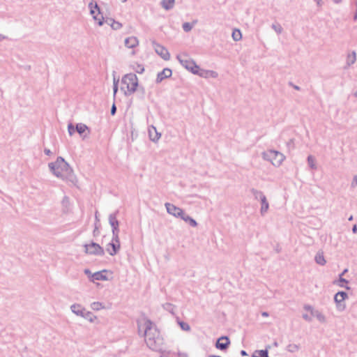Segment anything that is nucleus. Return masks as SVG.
Listing matches in <instances>:
<instances>
[{
    "label": "nucleus",
    "mask_w": 357,
    "mask_h": 357,
    "mask_svg": "<svg viewBox=\"0 0 357 357\" xmlns=\"http://www.w3.org/2000/svg\"><path fill=\"white\" fill-rule=\"evenodd\" d=\"M357 185V175H355L351 183V188H355Z\"/></svg>",
    "instance_id": "a18cd8bd"
},
{
    "label": "nucleus",
    "mask_w": 357,
    "mask_h": 357,
    "mask_svg": "<svg viewBox=\"0 0 357 357\" xmlns=\"http://www.w3.org/2000/svg\"><path fill=\"white\" fill-rule=\"evenodd\" d=\"M84 272L86 275H89V277H91L92 273L89 269H85Z\"/></svg>",
    "instance_id": "603ef678"
},
{
    "label": "nucleus",
    "mask_w": 357,
    "mask_h": 357,
    "mask_svg": "<svg viewBox=\"0 0 357 357\" xmlns=\"http://www.w3.org/2000/svg\"><path fill=\"white\" fill-rule=\"evenodd\" d=\"M125 45L128 48H134L139 45V40L135 36H130L125 39Z\"/></svg>",
    "instance_id": "dca6fc26"
},
{
    "label": "nucleus",
    "mask_w": 357,
    "mask_h": 357,
    "mask_svg": "<svg viewBox=\"0 0 357 357\" xmlns=\"http://www.w3.org/2000/svg\"><path fill=\"white\" fill-rule=\"evenodd\" d=\"M354 20H357V9H356V13H355V15H354Z\"/></svg>",
    "instance_id": "052dcab7"
},
{
    "label": "nucleus",
    "mask_w": 357,
    "mask_h": 357,
    "mask_svg": "<svg viewBox=\"0 0 357 357\" xmlns=\"http://www.w3.org/2000/svg\"><path fill=\"white\" fill-rule=\"evenodd\" d=\"M48 167L57 178L73 181V170L62 157L59 156L55 162L49 163Z\"/></svg>",
    "instance_id": "f03ea898"
},
{
    "label": "nucleus",
    "mask_w": 357,
    "mask_h": 357,
    "mask_svg": "<svg viewBox=\"0 0 357 357\" xmlns=\"http://www.w3.org/2000/svg\"><path fill=\"white\" fill-rule=\"evenodd\" d=\"M241 354L242 356H247V353H246V351H244V350H242V351H241Z\"/></svg>",
    "instance_id": "bf43d9fd"
},
{
    "label": "nucleus",
    "mask_w": 357,
    "mask_h": 357,
    "mask_svg": "<svg viewBox=\"0 0 357 357\" xmlns=\"http://www.w3.org/2000/svg\"><path fill=\"white\" fill-rule=\"evenodd\" d=\"M121 1H122V2H123V3H124V2H126V1H127V0H121Z\"/></svg>",
    "instance_id": "774afa93"
},
{
    "label": "nucleus",
    "mask_w": 357,
    "mask_h": 357,
    "mask_svg": "<svg viewBox=\"0 0 357 357\" xmlns=\"http://www.w3.org/2000/svg\"><path fill=\"white\" fill-rule=\"evenodd\" d=\"M182 220H183L185 222L189 223L191 227H195L197 226V223L195 220L189 216L188 215L183 213V215L181 217Z\"/></svg>",
    "instance_id": "4be33fe9"
},
{
    "label": "nucleus",
    "mask_w": 357,
    "mask_h": 357,
    "mask_svg": "<svg viewBox=\"0 0 357 357\" xmlns=\"http://www.w3.org/2000/svg\"><path fill=\"white\" fill-rule=\"evenodd\" d=\"M197 23V21H194L192 23L185 22L183 24V29L185 32H189L192 30L194 25Z\"/></svg>",
    "instance_id": "473e14b6"
},
{
    "label": "nucleus",
    "mask_w": 357,
    "mask_h": 357,
    "mask_svg": "<svg viewBox=\"0 0 357 357\" xmlns=\"http://www.w3.org/2000/svg\"><path fill=\"white\" fill-rule=\"evenodd\" d=\"M132 68L138 74H142L144 71L143 65L137 63L132 66Z\"/></svg>",
    "instance_id": "7c9ffc66"
},
{
    "label": "nucleus",
    "mask_w": 357,
    "mask_h": 357,
    "mask_svg": "<svg viewBox=\"0 0 357 357\" xmlns=\"http://www.w3.org/2000/svg\"><path fill=\"white\" fill-rule=\"evenodd\" d=\"M231 36L234 41H239L242 38V34L239 29H234Z\"/></svg>",
    "instance_id": "72a5a7b5"
},
{
    "label": "nucleus",
    "mask_w": 357,
    "mask_h": 357,
    "mask_svg": "<svg viewBox=\"0 0 357 357\" xmlns=\"http://www.w3.org/2000/svg\"><path fill=\"white\" fill-rule=\"evenodd\" d=\"M109 21L112 22V23L111 24V26L114 30H118V29H121L122 26V24L120 22H116L115 20H114L112 18L107 19L106 20V23H109Z\"/></svg>",
    "instance_id": "2f4dec72"
},
{
    "label": "nucleus",
    "mask_w": 357,
    "mask_h": 357,
    "mask_svg": "<svg viewBox=\"0 0 357 357\" xmlns=\"http://www.w3.org/2000/svg\"><path fill=\"white\" fill-rule=\"evenodd\" d=\"M163 307L165 310L169 311L172 314H174V306L172 304L167 303L163 305Z\"/></svg>",
    "instance_id": "58836bf2"
},
{
    "label": "nucleus",
    "mask_w": 357,
    "mask_h": 357,
    "mask_svg": "<svg viewBox=\"0 0 357 357\" xmlns=\"http://www.w3.org/2000/svg\"><path fill=\"white\" fill-rule=\"evenodd\" d=\"M199 73H203V77H206L208 74H209L212 77H216L218 76V73L215 71L211 70V71H204L203 70H200Z\"/></svg>",
    "instance_id": "4c0bfd02"
},
{
    "label": "nucleus",
    "mask_w": 357,
    "mask_h": 357,
    "mask_svg": "<svg viewBox=\"0 0 357 357\" xmlns=\"http://www.w3.org/2000/svg\"><path fill=\"white\" fill-rule=\"evenodd\" d=\"M93 233V236H97L99 234L98 224H97V223L95 224V228H94Z\"/></svg>",
    "instance_id": "49530a36"
},
{
    "label": "nucleus",
    "mask_w": 357,
    "mask_h": 357,
    "mask_svg": "<svg viewBox=\"0 0 357 357\" xmlns=\"http://www.w3.org/2000/svg\"><path fill=\"white\" fill-rule=\"evenodd\" d=\"M307 160V164H308L309 167L312 169H317L316 159L313 155H308Z\"/></svg>",
    "instance_id": "393cba45"
},
{
    "label": "nucleus",
    "mask_w": 357,
    "mask_h": 357,
    "mask_svg": "<svg viewBox=\"0 0 357 357\" xmlns=\"http://www.w3.org/2000/svg\"><path fill=\"white\" fill-rule=\"evenodd\" d=\"M89 7L90 8V13L93 15V19L98 21V24L99 26H102L103 24V17L101 16V18H98V15H96V11L98 12V14L100 13V8L98 6V4L96 3L93 6V3L91 2L89 4Z\"/></svg>",
    "instance_id": "ddd939ff"
},
{
    "label": "nucleus",
    "mask_w": 357,
    "mask_h": 357,
    "mask_svg": "<svg viewBox=\"0 0 357 357\" xmlns=\"http://www.w3.org/2000/svg\"><path fill=\"white\" fill-rule=\"evenodd\" d=\"M85 252L89 255L103 256L105 255L104 249L98 243H91L84 245Z\"/></svg>",
    "instance_id": "423d86ee"
},
{
    "label": "nucleus",
    "mask_w": 357,
    "mask_h": 357,
    "mask_svg": "<svg viewBox=\"0 0 357 357\" xmlns=\"http://www.w3.org/2000/svg\"><path fill=\"white\" fill-rule=\"evenodd\" d=\"M334 1V3H339L342 1V0H333Z\"/></svg>",
    "instance_id": "680f3d73"
},
{
    "label": "nucleus",
    "mask_w": 357,
    "mask_h": 357,
    "mask_svg": "<svg viewBox=\"0 0 357 357\" xmlns=\"http://www.w3.org/2000/svg\"><path fill=\"white\" fill-rule=\"evenodd\" d=\"M261 315H262L263 317H268V312H263L261 313Z\"/></svg>",
    "instance_id": "13d9d810"
},
{
    "label": "nucleus",
    "mask_w": 357,
    "mask_h": 357,
    "mask_svg": "<svg viewBox=\"0 0 357 357\" xmlns=\"http://www.w3.org/2000/svg\"><path fill=\"white\" fill-rule=\"evenodd\" d=\"M262 157L264 160L270 161L274 166H280L284 160V155L280 152L274 150H268L263 152Z\"/></svg>",
    "instance_id": "39448f33"
},
{
    "label": "nucleus",
    "mask_w": 357,
    "mask_h": 357,
    "mask_svg": "<svg viewBox=\"0 0 357 357\" xmlns=\"http://www.w3.org/2000/svg\"><path fill=\"white\" fill-rule=\"evenodd\" d=\"M314 2H316V4L317 7L321 8L324 5L323 0H313Z\"/></svg>",
    "instance_id": "de8ad7c7"
},
{
    "label": "nucleus",
    "mask_w": 357,
    "mask_h": 357,
    "mask_svg": "<svg viewBox=\"0 0 357 357\" xmlns=\"http://www.w3.org/2000/svg\"><path fill=\"white\" fill-rule=\"evenodd\" d=\"M95 218H96V223L98 224V222L100 221L98 216V212H96L95 214Z\"/></svg>",
    "instance_id": "4d7b16f0"
},
{
    "label": "nucleus",
    "mask_w": 357,
    "mask_h": 357,
    "mask_svg": "<svg viewBox=\"0 0 357 357\" xmlns=\"http://www.w3.org/2000/svg\"><path fill=\"white\" fill-rule=\"evenodd\" d=\"M82 317L87 319L91 323H93L97 318L96 316H95L93 313L89 311H85Z\"/></svg>",
    "instance_id": "cd10ccee"
},
{
    "label": "nucleus",
    "mask_w": 357,
    "mask_h": 357,
    "mask_svg": "<svg viewBox=\"0 0 357 357\" xmlns=\"http://www.w3.org/2000/svg\"><path fill=\"white\" fill-rule=\"evenodd\" d=\"M353 220V216H352V215H351V216L349 218V221H351V220Z\"/></svg>",
    "instance_id": "0e129e2a"
},
{
    "label": "nucleus",
    "mask_w": 357,
    "mask_h": 357,
    "mask_svg": "<svg viewBox=\"0 0 357 357\" xmlns=\"http://www.w3.org/2000/svg\"><path fill=\"white\" fill-rule=\"evenodd\" d=\"M347 298L348 295L344 291H339L335 295L334 301L339 311H342L345 309L346 305L344 301Z\"/></svg>",
    "instance_id": "1a4fd4ad"
},
{
    "label": "nucleus",
    "mask_w": 357,
    "mask_h": 357,
    "mask_svg": "<svg viewBox=\"0 0 357 357\" xmlns=\"http://www.w3.org/2000/svg\"><path fill=\"white\" fill-rule=\"evenodd\" d=\"M208 357H221L220 356L211 355Z\"/></svg>",
    "instance_id": "e2e57ef3"
},
{
    "label": "nucleus",
    "mask_w": 357,
    "mask_h": 357,
    "mask_svg": "<svg viewBox=\"0 0 357 357\" xmlns=\"http://www.w3.org/2000/svg\"><path fill=\"white\" fill-rule=\"evenodd\" d=\"M271 27L278 34L281 33L283 31L282 26L278 23L273 24Z\"/></svg>",
    "instance_id": "e433bc0d"
},
{
    "label": "nucleus",
    "mask_w": 357,
    "mask_h": 357,
    "mask_svg": "<svg viewBox=\"0 0 357 357\" xmlns=\"http://www.w3.org/2000/svg\"><path fill=\"white\" fill-rule=\"evenodd\" d=\"M356 61V53L355 51H352L349 53L347 56L346 64L347 66L353 65Z\"/></svg>",
    "instance_id": "6ab92c4d"
},
{
    "label": "nucleus",
    "mask_w": 357,
    "mask_h": 357,
    "mask_svg": "<svg viewBox=\"0 0 357 357\" xmlns=\"http://www.w3.org/2000/svg\"><path fill=\"white\" fill-rule=\"evenodd\" d=\"M61 203H62V205L63 207H65L66 208H68L69 205H70V199H69L68 197L65 196L63 198Z\"/></svg>",
    "instance_id": "79ce46f5"
},
{
    "label": "nucleus",
    "mask_w": 357,
    "mask_h": 357,
    "mask_svg": "<svg viewBox=\"0 0 357 357\" xmlns=\"http://www.w3.org/2000/svg\"><path fill=\"white\" fill-rule=\"evenodd\" d=\"M137 324L139 333L143 332L146 345L153 351L162 350L164 344L163 338L153 323L149 319H144L138 321Z\"/></svg>",
    "instance_id": "f257e3e1"
},
{
    "label": "nucleus",
    "mask_w": 357,
    "mask_h": 357,
    "mask_svg": "<svg viewBox=\"0 0 357 357\" xmlns=\"http://www.w3.org/2000/svg\"><path fill=\"white\" fill-rule=\"evenodd\" d=\"M119 211H115L113 213L109 214V223L112 227V236H119V222L117 220V214Z\"/></svg>",
    "instance_id": "6e6552de"
},
{
    "label": "nucleus",
    "mask_w": 357,
    "mask_h": 357,
    "mask_svg": "<svg viewBox=\"0 0 357 357\" xmlns=\"http://www.w3.org/2000/svg\"><path fill=\"white\" fill-rule=\"evenodd\" d=\"M71 311L76 315L82 317L83 316L84 312L86 311L85 308L82 307L80 304L75 303L70 306Z\"/></svg>",
    "instance_id": "2eb2a0df"
},
{
    "label": "nucleus",
    "mask_w": 357,
    "mask_h": 357,
    "mask_svg": "<svg viewBox=\"0 0 357 357\" xmlns=\"http://www.w3.org/2000/svg\"><path fill=\"white\" fill-rule=\"evenodd\" d=\"M76 129L72 123H69L68 126V131L70 136H72L75 132Z\"/></svg>",
    "instance_id": "37998d69"
},
{
    "label": "nucleus",
    "mask_w": 357,
    "mask_h": 357,
    "mask_svg": "<svg viewBox=\"0 0 357 357\" xmlns=\"http://www.w3.org/2000/svg\"><path fill=\"white\" fill-rule=\"evenodd\" d=\"M352 231L353 233L356 234L357 232V226L354 225L352 227Z\"/></svg>",
    "instance_id": "6e6d98bb"
},
{
    "label": "nucleus",
    "mask_w": 357,
    "mask_h": 357,
    "mask_svg": "<svg viewBox=\"0 0 357 357\" xmlns=\"http://www.w3.org/2000/svg\"><path fill=\"white\" fill-rule=\"evenodd\" d=\"M123 84L126 86L127 91H125L126 96H129L135 93L138 86V78L135 73H128L125 75L121 79Z\"/></svg>",
    "instance_id": "7ed1b4c3"
},
{
    "label": "nucleus",
    "mask_w": 357,
    "mask_h": 357,
    "mask_svg": "<svg viewBox=\"0 0 357 357\" xmlns=\"http://www.w3.org/2000/svg\"><path fill=\"white\" fill-rule=\"evenodd\" d=\"M172 72L171 69L169 68H165L161 72L158 73L157 78H156V82L160 83L164 79L168 78L172 76Z\"/></svg>",
    "instance_id": "4468645a"
},
{
    "label": "nucleus",
    "mask_w": 357,
    "mask_h": 357,
    "mask_svg": "<svg viewBox=\"0 0 357 357\" xmlns=\"http://www.w3.org/2000/svg\"><path fill=\"white\" fill-rule=\"evenodd\" d=\"M303 318L307 321H312V318L311 317H310L308 314H303Z\"/></svg>",
    "instance_id": "09e8293b"
},
{
    "label": "nucleus",
    "mask_w": 357,
    "mask_h": 357,
    "mask_svg": "<svg viewBox=\"0 0 357 357\" xmlns=\"http://www.w3.org/2000/svg\"><path fill=\"white\" fill-rule=\"evenodd\" d=\"M348 271V269L347 268H345L342 273L339 276V280L337 282H335V283L337 284L340 287H344V285L343 284V283H346L347 284L348 283V281L344 278V277H342L346 273H347Z\"/></svg>",
    "instance_id": "5701e85b"
},
{
    "label": "nucleus",
    "mask_w": 357,
    "mask_h": 357,
    "mask_svg": "<svg viewBox=\"0 0 357 357\" xmlns=\"http://www.w3.org/2000/svg\"><path fill=\"white\" fill-rule=\"evenodd\" d=\"M312 315L315 317L320 322L324 323L326 321L325 316L319 310H315L314 312H312Z\"/></svg>",
    "instance_id": "c85d7f7f"
},
{
    "label": "nucleus",
    "mask_w": 357,
    "mask_h": 357,
    "mask_svg": "<svg viewBox=\"0 0 357 357\" xmlns=\"http://www.w3.org/2000/svg\"><path fill=\"white\" fill-rule=\"evenodd\" d=\"M174 3L175 0H162L160 3L162 7L166 10L173 8Z\"/></svg>",
    "instance_id": "aec40b11"
},
{
    "label": "nucleus",
    "mask_w": 357,
    "mask_h": 357,
    "mask_svg": "<svg viewBox=\"0 0 357 357\" xmlns=\"http://www.w3.org/2000/svg\"><path fill=\"white\" fill-rule=\"evenodd\" d=\"M304 309L305 310H307L309 312H310V314H312V312H314L315 310H314V308L312 307V306L310 305H305L304 306Z\"/></svg>",
    "instance_id": "c03bdc74"
},
{
    "label": "nucleus",
    "mask_w": 357,
    "mask_h": 357,
    "mask_svg": "<svg viewBox=\"0 0 357 357\" xmlns=\"http://www.w3.org/2000/svg\"><path fill=\"white\" fill-rule=\"evenodd\" d=\"M120 248L119 236L116 237L112 236L111 242L107 245L106 250L111 256H114L117 254Z\"/></svg>",
    "instance_id": "0eeeda50"
},
{
    "label": "nucleus",
    "mask_w": 357,
    "mask_h": 357,
    "mask_svg": "<svg viewBox=\"0 0 357 357\" xmlns=\"http://www.w3.org/2000/svg\"><path fill=\"white\" fill-rule=\"evenodd\" d=\"M75 129L79 135H82L86 130L89 131V128L84 123H77L76 125Z\"/></svg>",
    "instance_id": "a878e982"
},
{
    "label": "nucleus",
    "mask_w": 357,
    "mask_h": 357,
    "mask_svg": "<svg viewBox=\"0 0 357 357\" xmlns=\"http://www.w3.org/2000/svg\"><path fill=\"white\" fill-rule=\"evenodd\" d=\"M250 192L255 199L261 200L265 195L264 194L255 188H251Z\"/></svg>",
    "instance_id": "b1692460"
},
{
    "label": "nucleus",
    "mask_w": 357,
    "mask_h": 357,
    "mask_svg": "<svg viewBox=\"0 0 357 357\" xmlns=\"http://www.w3.org/2000/svg\"><path fill=\"white\" fill-rule=\"evenodd\" d=\"M118 84H119V79L114 77V79H113L114 97L116 96V94L118 91Z\"/></svg>",
    "instance_id": "ea45409f"
},
{
    "label": "nucleus",
    "mask_w": 357,
    "mask_h": 357,
    "mask_svg": "<svg viewBox=\"0 0 357 357\" xmlns=\"http://www.w3.org/2000/svg\"><path fill=\"white\" fill-rule=\"evenodd\" d=\"M230 343V340L227 336H222L217 340L215 347L218 349L225 351L229 347Z\"/></svg>",
    "instance_id": "f8f14e48"
},
{
    "label": "nucleus",
    "mask_w": 357,
    "mask_h": 357,
    "mask_svg": "<svg viewBox=\"0 0 357 357\" xmlns=\"http://www.w3.org/2000/svg\"><path fill=\"white\" fill-rule=\"evenodd\" d=\"M152 44L155 52L159 56H160L162 59H163L165 61L169 60L170 54L168 52L167 49H166L164 46L157 43L155 41H153Z\"/></svg>",
    "instance_id": "9d476101"
},
{
    "label": "nucleus",
    "mask_w": 357,
    "mask_h": 357,
    "mask_svg": "<svg viewBox=\"0 0 357 357\" xmlns=\"http://www.w3.org/2000/svg\"><path fill=\"white\" fill-rule=\"evenodd\" d=\"M178 324L180 325L182 330L185 331H189L190 330V326L188 323L183 321H179Z\"/></svg>",
    "instance_id": "a19ab883"
},
{
    "label": "nucleus",
    "mask_w": 357,
    "mask_h": 357,
    "mask_svg": "<svg viewBox=\"0 0 357 357\" xmlns=\"http://www.w3.org/2000/svg\"><path fill=\"white\" fill-rule=\"evenodd\" d=\"M177 59L178 60L180 63L188 70L190 71L195 75L204 76L203 73H199V67L195 63V62L192 59H190L188 55H178Z\"/></svg>",
    "instance_id": "20e7f679"
},
{
    "label": "nucleus",
    "mask_w": 357,
    "mask_h": 357,
    "mask_svg": "<svg viewBox=\"0 0 357 357\" xmlns=\"http://www.w3.org/2000/svg\"><path fill=\"white\" fill-rule=\"evenodd\" d=\"M290 85L293 86V88L297 91H299L301 88L298 86L294 85L292 83H290Z\"/></svg>",
    "instance_id": "5fc2aeb1"
},
{
    "label": "nucleus",
    "mask_w": 357,
    "mask_h": 357,
    "mask_svg": "<svg viewBox=\"0 0 357 357\" xmlns=\"http://www.w3.org/2000/svg\"><path fill=\"white\" fill-rule=\"evenodd\" d=\"M260 202H261V208H260V213L261 215H264L267 213V211L269 208V204L267 201L266 196H264L260 200Z\"/></svg>",
    "instance_id": "a211bd4d"
},
{
    "label": "nucleus",
    "mask_w": 357,
    "mask_h": 357,
    "mask_svg": "<svg viewBox=\"0 0 357 357\" xmlns=\"http://www.w3.org/2000/svg\"><path fill=\"white\" fill-rule=\"evenodd\" d=\"M107 272V270H102L101 271H98L91 275L92 281L93 280H107L108 278L105 273Z\"/></svg>",
    "instance_id": "f3484780"
},
{
    "label": "nucleus",
    "mask_w": 357,
    "mask_h": 357,
    "mask_svg": "<svg viewBox=\"0 0 357 357\" xmlns=\"http://www.w3.org/2000/svg\"><path fill=\"white\" fill-rule=\"evenodd\" d=\"M91 307L93 310H100L103 309L105 307L100 302H93L91 304Z\"/></svg>",
    "instance_id": "c9c22d12"
},
{
    "label": "nucleus",
    "mask_w": 357,
    "mask_h": 357,
    "mask_svg": "<svg viewBox=\"0 0 357 357\" xmlns=\"http://www.w3.org/2000/svg\"><path fill=\"white\" fill-rule=\"evenodd\" d=\"M7 39V36L0 33V42Z\"/></svg>",
    "instance_id": "864d4df0"
},
{
    "label": "nucleus",
    "mask_w": 357,
    "mask_h": 357,
    "mask_svg": "<svg viewBox=\"0 0 357 357\" xmlns=\"http://www.w3.org/2000/svg\"><path fill=\"white\" fill-rule=\"evenodd\" d=\"M116 107L115 104L114 103L111 108V114L114 115L116 114Z\"/></svg>",
    "instance_id": "8fccbe9b"
},
{
    "label": "nucleus",
    "mask_w": 357,
    "mask_h": 357,
    "mask_svg": "<svg viewBox=\"0 0 357 357\" xmlns=\"http://www.w3.org/2000/svg\"><path fill=\"white\" fill-rule=\"evenodd\" d=\"M151 128L153 130L155 135H152V130L149 129V134L150 139L153 142H157L160 138L161 134L156 130L155 127L152 126Z\"/></svg>",
    "instance_id": "412c9836"
},
{
    "label": "nucleus",
    "mask_w": 357,
    "mask_h": 357,
    "mask_svg": "<svg viewBox=\"0 0 357 357\" xmlns=\"http://www.w3.org/2000/svg\"><path fill=\"white\" fill-rule=\"evenodd\" d=\"M274 345H275V347H277V346H278V343H277V342H274Z\"/></svg>",
    "instance_id": "69168bd1"
},
{
    "label": "nucleus",
    "mask_w": 357,
    "mask_h": 357,
    "mask_svg": "<svg viewBox=\"0 0 357 357\" xmlns=\"http://www.w3.org/2000/svg\"><path fill=\"white\" fill-rule=\"evenodd\" d=\"M165 206L167 213L174 217L181 218V217L183 215V211L175 205L170 203H165Z\"/></svg>",
    "instance_id": "9b49d317"
},
{
    "label": "nucleus",
    "mask_w": 357,
    "mask_h": 357,
    "mask_svg": "<svg viewBox=\"0 0 357 357\" xmlns=\"http://www.w3.org/2000/svg\"><path fill=\"white\" fill-rule=\"evenodd\" d=\"M300 349V346L296 344H289L287 347V350L290 353H295Z\"/></svg>",
    "instance_id": "f704fd0d"
},
{
    "label": "nucleus",
    "mask_w": 357,
    "mask_h": 357,
    "mask_svg": "<svg viewBox=\"0 0 357 357\" xmlns=\"http://www.w3.org/2000/svg\"><path fill=\"white\" fill-rule=\"evenodd\" d=\"M252 357H268V349L256 351L253 354Z\"/></svg>",
    "instance_id": "c756f323"
},
{
    "label": "nucleus",
    "mask_w": 357,
    "mask_h": 357,
    "mask_svg": "<svg viewBox=\"0 0 357 357\" xmlns=\"http://www.w3.org/2000/svg\"><path fill=\"white\" fill-rule=\"evenodd\" d=\"M112 23V22H109V23H107L108 24L111 25V24Z\"/></svg>",
    "instance_id": "338daca9"
},
{
    "label": "nucleus",
    "mask_w": 357,
    "mask_h": 357,
    "mask_svg": "<svg viewBox=\"0 0 357 357\" xmlns=\"http://www.w3.org/2000/svg\"><path fill=\"white\" fill-rule=\"evenodd\" d=\"M44 153L47 155H50L52 153V151L49 149H45L44 150Z\"/></svg>",
    "instance_id": "3c124183"
},
{
    "label": "nucleus",
    "mask_w": 357,
    "mask_h": 357,
    "mask_svg": "<svg viewBox=\"0 0 357 357\" xmlns=\"http://www.w3.org/2000/svg\"><path fill=\"white\" fill-rule=\"evenodd\" d=\"M315 261L319 265H324L326 263V261L324 259V255L322 252H318L315 256Z\"/></svg>",
    "instance_id": "bb28decb"
}]
</instances>
